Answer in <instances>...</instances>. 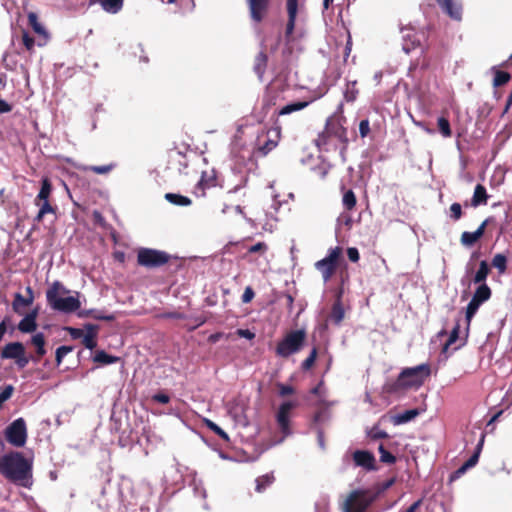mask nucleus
I'll return each instance as SVG.
<instances>
[{"label":"nucleus","instance_id":"bb28decb","mask_svg":"<svg viewBox=\"0 0 512 512\" xmlns=\"http://www.w3.org/2000/svg\"><path fill=\"white\" fill-rule=\"evenodd\" d=\"M268 63V56L265 52H259L254 59L253 70L261 80L266 71Z\"/></svg>","mask_w":512,"mask_h":512},{"label":"nucleus","instance_id":"423d86ee","mask_svg":"<svg viewBox=\"0 0 512 512\" xmlns=\"http://www.w3.org/2000/svg\"><path fill=\"white\" fill-rule=\"evenodd\" d=\"M306 339L305 329L290 330L277 343L275 353L278 357L288 358L303 349Z\"/></svg>","mask_w":512,"mask_h":512},{"label":"nucleus","instance_id":"f257e3e1","mask_svg":"<svg viewBox=\"0 0 512 512\" xmlns=\"http://www.w3.org/2000/svg\"><path fill=\"white\" fill-rule=\"evenodd\" d=\"M0 474L16 486L30 489L33 485V462L22 452L11 451L0 457Z\"/></svg>","mask_w":512,"mask_h":512},{"label":"nucleus","instance_id":"864d4df0","mask_svg":"<svg viewBox=\"0 0 512 512\" xmlns=\"http://www.w3.org/2000/svg\"><path fill=\"white\" fill-rule=\"evenodd\" d=\"M458 337H459V325L454 327L453 330L451 331L449 338L443 347V352H446L448 350V347L450 345H452L453 343H455L456 340L458 339Z\"/></svg>","mask_w":512,"mask_h":512},{"label":"nucleus","instance_id":"5fc2aeb1","mask_svg":"<svg viewBox=\"0 0 512 512\" xmlns=\"http://www.w3.org/2000/svg\"><path fill=\"white\" fill-rule=\"evenodd\" d=\"M480 451L481 445H478L476 451L470 456V458L467 461L463 463L468 469L474 467L477 464L479 460Z\"/></svg>","mask_w":512,"mask_h":512},{"label":"nucleus","instance_id":"f03ea898","mask_svg":"<svg viewBox=\"0 0 512 512\" xmlns=\"http://www.w3.org/2000/svg\"><path fill=\"white\" fill-rule=\"evenodd\" d=\"M429 364H420L415 367L403 369L397 379L385 383L384 390L388 394H397L410 388L421 387L430 376Z\"/></svg>","mask_w":512,"mask_h":512},{"label":"nucleus","instance_id":"de8ad7c7","mask_svg":"<svg viewBox=\"0 0 512 512\" xmlns=\"http://www.w3.org/2000/svg\"><path fill=\"white\" fill-rule=\"evenodd\" d=\"M378 451L380 453V461L385 464H394L396 462V457L387 451L383 444H380L378 447Z\"/></svg>","mask_w":512,"mask_h":512},{"label":"nucleus","instance_id":"412c9836","mask_svg":"<svg viewBox=\"0 0 512 512\" xmlns=\"http://www.w3.org/2000/svg\"><path fill=\"white\" fill-rule=\"evenodd\" d=\"M442 11L455 20L461 19V6L453 0H436Z\"/></svg>","mask_w":512,"mask_h":512},{"label":"nucleus","instance_id":"9d476101","mask_svg":"<svg viewBox=\"0 0 512 512\" xmlns=\"http://www.w3.org/2000/svg\"><path fill=\"white\" fill-rule=\"evenodd\" d=\"M249 19L259 25L264 22L272 9L273 0H244Z\"/></svg>","mask_w":512,"mask_h":512},{"label":"nucleus","instance_id":"ddd939ff","mask_svg":"<svg viewBox=\"0 0 512 512\" xmlns=\"http://www.w3.org/2000/svg\"><path fill=\"white\" fill-rule=\"evenodd\" d=\"M350 458L354 467L362 468L365 471L377 470V462L374 454L368 450H355Z\"/></svg>","mask_w":512,"mask_h":512},{"label":"nucleus","instance_id":"4c0bfd02","mask_svg":"<svg viewBox=\"0 0 512 512\" xmlns=\"http://www.w3.org/2000/svg\"><path fill=\"white\" fill-rule=\"evenodd\" d=\"M342 204L344 208L348 211H352L355 208L357 204V199L353 190L349 189L344 192L342 197Z\"/></svg>","mask_w":512,"mask_h":512},{"label":"nucleus","instance_id":"2eb2a0df","mask_svg":"<svg viewBox=\"0 0 512 512\" xmlns=\"http://www.w3.org/2000/svg\"><path fill=\"white\" fill-rule=\"evenodd\" d=\"M218 186V180L214 170L202 172L201 178L196 186L195 194L197 197H205L206 190L216 188Z\"/></svg>","mask_w":512,"mask_h":512},{"label":"nucleus","instance_id":"5701e85b","mask_svg":"<svg viewBox=\"0 0 512 512\" xmlns=\"http://www.w3.org/2000/svg\"><path fill=\"white\" fill-rule=\"evenodd\" d=\"M84 328L86 330V334L83 335L82 344L87 349L92 350L97 346L96 337H97L99 327L94 324H86L84 326Z\"/></svg>","mask_w":512,"mask_h":512},{"label":"nucleus","instance_id":"a878e982","mask_svg":"<svg viewBox=\"0 0 512 512\" xmlns=\"http://www.w3.org/2000/svg\"><path fill=\"white\" fill-rule=\"evenodd\" d=\"M342 292V289H340L331 310L330 317L335 324H340L344 319V308L341 302Z\"/></svg>","mask_w":512,"mask_h":512},{"label":"nucleus","instance_id":"cd10ccee","mask_svg":"<svg viewBox=\"0 0 512 512\" xmlns=\"http://www.w3.org/2000/svg\"><path fill=\"white\" fill-rule=\"evenodd\" d=\"M115 167H116L115 163H109V164L100 165V166H97V165H83V164L76 166V168L79 171H82V172L91 171L93 173L102 174V175L110 173Z\"/></svg>","mask_w":512,"mask_h":512},{"label":"nucleus","instance_id":"e433bc0d","mask_svg":"<svg viewBox=\"0 0 512 512\" xmlns=\"http://www.w3.org/2000/svg\"><path fill=\"white\" fill-rule=\"evenodd\" d=\"M359 90L357 88V81H348L344 91V98L347 102H353L357 99Z\"/></svg>","mask_w":512,"mask_h":512},{"label":"nucleus","instance_id":"774afa93","mask_svg":"<svg viewBox=\"0 0 512 512\" xmlns=\"http://www.w3.org/2000/svg\"><path fill=\"white\" fill-rule=\"evenodd\" d=\"M152 399L155 402L161 403V404H167L170 401V397L167 394L164 393H157L153 395Z\"/></svg>","mask_w":512,"mask_h":512},{"label":"nucleus","instance_id":"e2e57ef3","mask_svg":"<svg viewBox=\"0 0 512 512\" xmlns=\"http://www.w3.org/2000/svg\"><path fill=\"white\" fill-rule=\"evenodd\" d=\"M347 256L351 262H358L360 259V254L357 248L349 247L347 249Z\"/></svg>","mask_w":512,"mask_h":512},{"label":"nucleus","instance_id":"c756f323","mask_svg":"<svg viewBox=\"0 0 512 512\" xmlns=\"http://www.w3.org/2000/svg\"><path fill=\"white\" fill-rule=\"evenodd\" d=\"M490 273V267L487 261L482 260L479 264V268L473 277L474 284H486L485 281Z\"/></svg>","mask_w":512,"mask_h":512},{"label":"nucleus","instance_id":"393cba45","mask_svg":"<svg viewBox=\"0 0 512 512\" xmlns=\"http://www.w3.org/2000/svg\"><path fill=\"white\" fill-rule=\"evenodd\" d=\"M310 104L309 101H297L294 103L287 104L280 109H276L273 113L274 116H284L293 112L300 111L306 108Z\"/></svg>","mask_w":512,"mask_h":512},{"label":"nucleus","instance_id":"c9c22d12","mask_svg":"<svg viewBox=\"0 0 512 512\" xmlns=\"http://www.w3.org/2000/svg\"><path fill=\"white\" fill-rule=\"evenodd\" d=\"M419 415V411L417 409L406 410L403 413L397 414L393 418V422L396 425L407 423L413 420L416 416Z\"/></svg>","mask_w":512,"mask_h":512},{"label":"nucleus","instance_id":"c03bdc74","mask_svg":"<svg viewBox=\"0 0 512 512\" xmlns=\"http://www.w3.org/2000/svg\"><path fill=\"white\" fill-rule=\"evenodd\" d=\"M492 266L496 268L499 274H503L507 270V258L503 254H496L492 259Z\"/></svg>","mask_w":512,"mask_h":512},{"label":"nucleus","instance_id":"338daca9","mask_svg":"<svg viewBox=\"0 0 512 512\" xmlns=\"http://www.w3.org/2000/svg\"><path fill=\"white\" fill-rule=\"evenodd\" d=\"M161 317L166 318V319L182 320L185 318V315L183 313L173 311V312H165L161 315Z\"/></svg>","mask_w":512,"mask_h":512},{"label":"nucleus","instance_id":"1a4fd4ad","mask_svg":"<svg viewBox=\"0 0 512 512\" xmlns=\"http://www.w3.org/2000/svg\"><path fill=\"white\" fill-rule=\"evenodd\" d=\"M343 249L340 246L330 248L323 259L315 263V268L321 273L324 283H327L336 273L342 259Z\"/></svg>","mask_w":512,"mask_h":512},{"label":"nucleus","instance_id":"7c9ffc66","mask_svg":"<svg viewBox=\"0 0 512 512\" xmlns=\"http://www.w3.org/2000/svg\"><path fill=\"white\" fill-rule=\"evenodd\" d=\"M92 2H95V0H91ZM123 1L124 0H96V2L100 3L102 8L108 12L115 14L119 12L123 7Z\"/></svg>","mask_w":512,"mask_h":512},{"label":"nucleus","instance_id":"6ab92c4d","mask_svg":"<svg viewBox=\"0 0 512 512\" xmlns=\"http://www.w3.org/2000/svg\"><path fill=\"white\" fill-rule=\"evenodd\" d=\"M28 23L32 27L34 32L36 34H38L40 37H42V39L39 40L38 43H37L38 46H44L47 43L48 39H49V34L45 30V28L42 26V24L39 22L38 16H37L36 13L30 12L28 14Z\"/></svg>","mask_w":512,"mask_h":512},{"label":"nucleus","instance_id":"09e8293b","mask_svg":"<svg viewBox=\"0 0 512 512\" xmlns=\"http://www.w3.org/2000/svg\"><path fill=\"white\" fill-rule=\"evenodd\" d=\"M22 44L29 54L34 53L35 39L25 30L22 31Z\"/></svg>","mask_w":512,"mask_h":512},{"label":"nucleus","instance_id":"603ef678","mask_svg":"<svg viewBox=\"0 0 512 512\" xmlns=\"http://www.w3.org/2000/svg\"><path fill=\"white\" fill-rule=\"evenodd\" d=\"M268 245L265 242H258L248 248L247 253L253 254V253H259L260 255H263L267 252Z\"/></svg>","mask_w":512,"mask_h":512},{"label":"nucleus","instance_id":"f704fd0d","mask_svg":"<svg viewBox=\"0 0 512 512\" xmlns=\"http://www.w3.org/2000/svg\"><path fill=\"white\" fill-rule=\"evenodd\" d=\"M165 199L176 206H190L192 203L190 198L176 193H166Z\"/></svg>","mask_w":512,"mask_h":512},{"label":"nucleus","instance_id":"052dcab7","mask_svg":"<svg viewBox=\"0 0 512 512\" xmlns=\"http://www.w3.org/2000/svg\"><path fill=\"white\" fill-rule=\"evenodd\" d=\"M370 132V123L368 119H364L360 121L359 124V133L362 138L366 137Z\"/></svg>","mask_w":512,"mask_h":512},{"label":"nucleus","instance_id":"4be33fe9","mask_svg":"<svg viewBox=\"0 0 512 512\" xmlns=\"http://www.w3.org/2000/svg\"><path fill=\"white\" fill-rule=\"evenodd\" d=\"M38 311L33 310L29 312L18 324V329L22 333H31L37 329V319Z\"/></svg>","mask_w":512,"mask_h":512},{"label":"nucleus","instance_id":"f8f14e48","mask_svg":"<svg viewBox=\"0 0 512 512\" xmlns=\"http://www.w3.org/2000/svg\"><path fill=\"white\" fill-rule=\"evenodd\" d=\"M2 359H14L19 368L28 365L30 358L25 354V347L21 342H10L1 348Z\"/></svg>","mask_w":512,"mask_h":512},{"label":"nucleus","instance_id":"69168bd1","mask_svg":"<svg viewBox=\"0 0 512 512\" xmlns=\"http://www.w3.org/2000/svg\"><path fill=\"white\" fill-rule=\"evenodd\" d=\"M66 330L73 339L82 338L84 335V331L80 328L67 327Z\"/></svg>","mask_w":512,"mask_h":512},{"label":"nucleus","instance_id":"2f4dec72","mask_svg":"<svg viewBox=\"0 0 512 512\" xmlns=\"http://www.w3.org/2000/svg\"><path fill=\"white\" fill-rule=\"evenodd\" d=\"M484 302L481 301L480 299L476 298L474 295L472 296V299L470 300V302L468 303L467 307H466V321L468 323V325L470 324L472 318L475 316V314L477 313L479 307L483 304Z\"/></svg>","mask_w":512,"mask_h":512},{"label":"nucleus","instance_id":"473e14b6","mask_svg":"<svg viewBox=\"0 0 512 512\" xmlns=\"http://www.w3.org/2000/svg\"><path fill=\"white\" fill-rule=\"evenodd\" d=\"M484 302L481 301L480 299L476 298L474 295L472 296V299L470 300V302L468 303L467 307H466V321L468 323V325L470 324L472 318L475 316V314L477 313L479 307L483 304Z\"/></svg>","mask_w":512,"mask_h":512},{"label":"nucleus","instance_id":"58836bf2","mask_svg":"<svg viewBox=\"0 0 512 512\" xmlns=\"http://www.w3.org/2000/svg\"><path fill=\"white\" fill-rule=\"evenodd\" d=\"M437 127L443 137L450 138L452 136L450 122L446 117L441 116L438 118Z\"/></svg>","mask_w":512,"mask_h":512},{"label":"nucleus","instance_id":"8fccbe9b","mask_svg":"<svg viewBox=\"0 0 512 512\" xmlns=\"http://www.w3.org/2000/svg\"><path fill=\"white\" fill-rule=\"evenodd\" d=\"M14 392V387L12 385L4 386L0 391V410L3 408V404L9 400Z\"/></svg>","mask_w":512,"mask_h":512},{"label":"nucleus","instance_id":"0eeeda50","mask_svg":"<svg viewBox=\"0 0 512 512\" xmlns=\"http://www.w3.org/2000/svg\"><path fill=\"white\" fill-rule=\"evenodd\" d=\"M374 497L367 489H355L348 493L341 505L342 512H366Z\"/></svg>","mask_w":512,"mask_h":512},{"label":"nucleus","instance_id":"9b49d317","mask_svg":"<svg viewBox=\"0 0 512 512\" xmlns=\"http://www.w3.org/2000/svg\"><path fill=\"white\" fill-rule=\"evenodd\" d=\"M5 438L14 447H23L27 441V426L23 418L11 422L4 431Z\"/></svg>","mask_w":512,"mask_h":512},{"label":"nucleus","instance_id":"39448f33","mask_svg":"<svg viewBox=\"0 0 512 512\" xmlns=\"http://www.w3.org/2000/svg\"><path fill=\"white\" fill-rule=\"evenodd\" d=\"M178 262V257L152 248H140L137 253L138 265L149 269L158 268L166 264H175L176 268H179L181 265Z\"/></svg>","mask_w":512,"mask_h":512},{"label":"nucleus","instance_id":"3c124183","mask_svg":"<svg viewBox=\"0 0 512 512\" xmlns=\"http://www.w3.org/2000/svg\"><path fill=\"white\" fill-rule=\"evenodd\" d=\"M72 350H73L72 346H66V345L60 346L56 349L55 359H56V363L58 366L62 363L63 358L68 353L72 352Z\"/></svg>","mask_w":512,"mask_h":512},{"label":"nucleus","instance_id":"b1692460","mask_svg":"<svg viewBox=\"0 0 512 512\" xmlns=\"http://www.w3.org/2000/svg\"><path fill=\"white\" fill-rule=\"evenodd\" d=\"M45 343V336L42 332L31 337V344L36 347V357L32 358L33 361L38 362L46 354Z\"/></svg>","mask_w":512,"mask_h":512},{"label":"nucleus","instance_id":"72a5a7b5","mask_svg":"<svg viewBox=\"0 0 512 512\" xmlns=\"http://www.w3.org/2000/svg\"><path fill=\"white\" fill-rule=\"evenodd\" d=\"M120 360L119 357L110 355L106 353L104 350H99L95 353L93 357V361L96 363H100L103 365L113 364Z\"/></svg>","mask_w":512,"mask_h":512},{"label":"nucleus","instance_id":"aec40b11","mask_svg":"<svg viewBox=\"0 0 512 512\" xmlns=\"http://www.w3.org/2000/svg\"><path fill=\"white\" fill-rule=\"evenodd\" d=\"M26 292L28 297H24L21 293H16L14 295L12 308L17 314H22V311L20 310L21 307H28L33 303L34 295L32 288L28 286L26 288Z\"/></svg>","mask_w":512,"mask_h":512},{"label":"nucleus","instance_id":"a18cd8bd","mask_svg":"<svg viewBox=\"0 0 512 512\" xmlns=\"http://www.w3.org/2000/svg\"><path fill=\"white\" fill-rule=\"evenodd\" d=\"M317 355L318 349L317 347H313L312 350L310 351L309 356L301 364V368L303 371H308L314 366L315 361L317 359Z\"/></svg>","mask_w":512,"mask_h":512},{"label":"nucleus","instance_id":"dca6fc26","mask_svg":"<svg viewBox=\"0 0 512 512\" xmlns=\"http://www.w3.org/2000/svg\"><path fill=\"white\" fill-rule=\"evenodd\" d=\"M295 402L287 401L280 405L278 412H277V423L281 429V431L287 435L290 433V419L289 414L290 411L296 407Z\"/></svg>","mask_w":512,"mask_h":512},{"label":"nucleus","instance_id":"a211bd4d","mask_svg":"<svg viewBox=\"0 0 512 512\" xmlns=\"http://www.w3.org/2000/svg\"><path fill=\"white\" fill-rule=\"evenodd\" d=\"M489 222V219H486L481 223V225L474 232L465 231L461 234L460 241L464 246H472L474 245L485 232V228Z\"/></svg>","mask_w":512,"mask_h":512},{"label":"nucleus","instance_id":"a19ab883","mask_svg":"<svg viewBox=\"0 0 512 512\" xmlns=\"http://www.w3.org/2000/svg\"><path fill=\"white\" fill-rule=\"evenodd\" d=\"M511 79V75L506 71L494 70L493 86L500 87L507 84Z\"/></svg>","mask_w":512,"mask_h":512},{"label":"nucleus","instance_id":"13d9d810","mask_svg":"<svg viewBox=\"0 0 512 512\" xmlns=\"http://www.w3.org/2000/svg\"><path fill=\"white\" fill-rule=\"evenodd\" d=\"M277 146V142L273 140H267L264 144H259V151L262 152L263 155H266L270 151H272Z\"/></svg>","mask_w":512,"mask_h":512},{"label":"nucleus","instance_id":"4468645a","mask_svg":"<svg viewBox=\"0 0 512 512\" xmlns=\"http://www.w3.org/2000/svg\"><path fill=\"white\" fill-rule=\"evenodd\" d=\"M286 10L288 19L285 27L284 38L286 43H290L293 40V33L296 25L298 0H286Z\"/></svg>","mask_w":512,"mask_h":512},{"label":"nucleus","instance_id":"6e6552de","mask_svg":"<svg viewBox=\"0 0 512 512\" xmlns=\"http://www.w3.org/2000/svg\"><path fill=\"white\" fill-rule=\"evenodd\" d=\"M52 194V184L49 178L45 177L41 180V188L38 192L36 198L34 199V204L39 207V211L34 218V221L37 223H41L46 214H56L57 207L53 206L50 203V196Z\"/></svg>","mask_w":512,"mask_h":512},{"label":"nucleus","instance_id":"37998d69","mask_svg":"<svg viewBox=\"0 0 512 512\" xmlns=\"http://www.w3.org/2000/svg\"><path fill=\"white\" fill-rule=\"evenodd\" d=\"M204 424L205 426L210 429L211 431H213L216 435H218L222 440L228 442L230 440L228 434L221 428L219 427L216 423H214L213 421L209 420V419H204Z\"/></svg>","mask_w":512,"mask_h":512},{"label":"nucleus","instance_id":"20e7f679","mask_svg":"<svg viewBox=\"0 0 512 512\" xmlns=\"http://www.w3.org/2000/svg\"><path fill=\"white\" fill-rule=\"evenodd\" d=\"M69 290L59 281H55L46 291L48 305L55 311L73 313L81 307L78 297L61 295L68 294Z\"/></svg>","mask_w":512,"mask_h":512},{"label":"nucleus","instance_id":"79ce46f5","mask_svg":"<svg viewBox=\"0 0 512 512\" xmlns=\"http://www.w3.org/2000/svg\"><path fill=\"white\" fill-rule=\"evenodd\" d=\"M473 295L485 303L491 298L492 291L487 284H481L476 288Z\"/></svg>","mask_w":512,"mask_h":512},{"label":"nucleus","instance_id":"f3484780","mask_svg":"<svg viewBox=\"0 0 512 512\" xmlns=\"http://www.w3.org/2000/svg\"><path fill=\"white\" fill-rule=\"evenodd\" d=\"M188 167V159L185 153L174 150L168 155L167 169L178 172L179 174L184 173V170Z\"/></svg>","mask_w":512,"mask_h":512},{"label":"nucleus","instance_id":"7ed1b4c3","mask_svg":"<svg viewBox=\"0 0 512 512\" xmlns=\"http://www.w3.org/2000/svg\"><path fill=\"white\" fill-rule=\"evenodd\" d=\"M334 140L343 145V150L349 143L347 129L343 126L342 118L332 115L327 118L323 131H321L314 140L316 147L320 151H329L332 147L336 149Z\"/></svg>","mask_w":512,"mask_h":512},{"label":"nucleus","instance_id":"6e6d98bb","mask_svg":"<svg viewBox=\"0 0 512 512\" xmlns=\"http://www.w3.org/2000/svg\"><path fill=\"white\" fill-rule=\"evenodd\" d=\"M369 437L372 440H378L388 438L389 435L387 434V432L379 429L378 427H373L369 432Z\"/></svg>","mask_w":512,"mask_h":512},{"label":"nucleus","instance_id":"ea45409f","mask_svg":"<svg viewBox=\"0 0 512 512\" xmlns=\"http://www.w3.org/2000/svg\"><path fill=\"white\" fill-rule=\"evenodd\" d=\"M273 474H265L256 479V491L261 493L274 482Z\"/></svg>","mask_w":512,"mask_h":512},{"label":"nucleus","instance_id":"49530a36","mask_svg":"<svg viewBox=\"0 0 512 512\" xmlns=\"http://www.w3.org/2000/svg\"><path fill=\"white\" fill-rule=\"evenodd\" d=\"M90 316L96 320H103V321H113L115 320V316L113 314H109V315H106V314H103L102 312L100 311H97V310H89L85 313H80L79 316Z\"/></svg>","mask_w":512,"mask_h":512},{"label":"nucleus","instance_id":"680f3d73","mask_svg":"<svg viewBox=\"0 0 512 512\" xmlns=\"http://www.w3.org/2000/svg\"><path fill=\"white\" fill-rule=\"evenodd\" d=\"M255 296V292L251 286H247L244 290V293L242 295V302L243 303H250Z\"/></svg>","mask_w":512,"mask_h":512},{"label":"nucleus","instance_id":"0e129e2a","mask_svg":"<svg viewBox=\"0 0 512 512\" xmlns=\"http://www.w3.org/2000/svg\"><path fill=\"white\" fill-rule=\"evenodd\" d=\"M279 395L282 397L291 395L294 393V388L290 385L279 384Z\"/></svg>","mask_w":512,"mask_h":512},{"label":"nucleus","instance_id":"c85d7f7f","mask_svg":"<svg viewBox=\"0 0 512 512\" xmlns=\"http://www.w3.org/2000/svg\"><path fill=\"white\" fill-rule=\"evenodd\" d=\"M487 200H488V194H487L486 188L481 184H477L474 189V193H473V196L471 199V205L473 207H478L480 205H486Z\"/></svg>","mask_w":512,"mask_h":512},{"label":"nucleus","instance_id":"4d7b16f0","mask_svg":"<svg viewBox=\"0 0 512 512\" xmlns=\"http://www.w3.org/2000/svg\"><path fill=\"white\" fill-rule=\"evenodd\" d=\"M451 218L454 221L459 220L462 217V207L459 203H453L450 206Z\"/></svg>","mask_w":512,"mask_h":512},{"label":"nucleus","instance_id":"bf43d9fd","mask_svg":"<svg viewBox=\"0 0 512 512\" xmlns=\"http://www.w3.org/2000/svg\"><path fill=\"white\" fill-rule=\"evenodd\" d=\"M276 100V95H271L270 93L267 94L263 99V109L268 111L270 108L276 105Z\"/></svg>","mask_w":512,"mask_h":512}]
</instances>
